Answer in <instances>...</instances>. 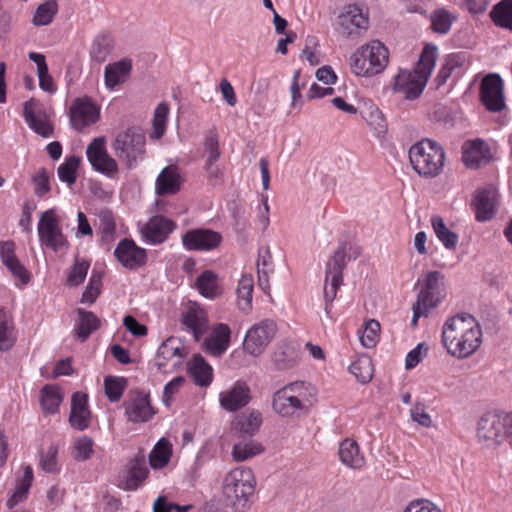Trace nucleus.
I'll return each mask as SVG.
<instances>
[{"label": "nucleus", "mask_w": 512, "mask_h": 512, "mask_svg": "<svg viewBox=\"0 0 512 512\" xmlns=\"http://www.w3.org/2000/svg\"><path fill=\"white\" fill-rule=\"evenodd\" d=\"M482 342V330L469 313L450 317L442 329V343L447 352L457 358H467L477 351Z\"/></svg>", "instance_id": "obj_1"}, {"label": "nucleus", "mask_w": 512, "mask_h": 512, "mask_svg": "<svg viewBox=\"0 0 512 512\" xmlns=\"http://www.w3.org/2000/svg\"><path fill=\"white\" fill-rule=\"evenodd\" d=\"M361 254V249L349 239H340L333 254L325 266V279L323 296L325 302V313L331 317L333 301L337 296L338 289L343 284V271L347 264L356 260Z\"/></svg>", "instance_id": "obj_2"}, {"label": "nucleus", "mask_w": 512, "mask_h": 512, "mask_svg": "<svg viewBox=\"0 0 512 512\" xmlns=\"http://www.w3.org/2000/svg\"><path fill=\"white\" fill-rule=\"evenodd\" d=\"M437 59V47L427 45L421 52L414 70H400L394 78L393 90L402 93L405 99L418 98L430 77Z\"/></svg>", "instance_id": "obj_3"}, {"label": "nucleus", "mask_w": 512, "mask_h": 512, "mask_svg": "<svg viewBox=\"0 0 512 512\" xmlns=\"http://www.w3.org/2000/svg\"><path fill=\"white\" fill-rule=\"evenodd\" d=\"M255 488L254 473L247 467L232 469L223 480L225 500L237 512H245L250 508Z\"/></svg>", "instance_id": "obj_4"}, {"label": "nucleus", "mask_w": 512, "mask_h": 512, "mask_svg": "<svg viewBox=\"0 0 512 512\" xmlns=\"http://www.w3.org/2000/svg\"><path fill=\"white\" fill-rule=\"evenodd\" d=\"M316 395L315 388L304 381L289 383L273 395L272 407L283 417L306 413Z\"/></svg>", "instance_id": "obj_5"}, {"label": "nucleus", "mask_w": 512, "mask_h": 512, "mask_svg": "<svg viewBox=\"0 0 512 512\" xmlns=\"http://www.w3.org/2000/svg\"><path fill=\"white\" fill-rule=\"evenodd\" d=\"M409 160L413 170L419 176L432 179L443 171L445 151L438 142L426 138L410 147Z\"/></svg>", "instance_id": "obj_6"}, {"label": "nucleus", "mask_w": 512, "mask_h": 512, "mask_svg": "<svg viewBox=\"0 0 512 512\" xmlns=\"http://www.w3.org/2000/svg\"><path fill=\"white\" fill-rule=\"evenodd\" d=\"M388 59L389 52L385 45L378 40H373L352 54L350 65L355 75L371 77L385 69Z\"/></svg>", "instance_id": "obj_7"}, {"label": "nucleus", "mask_w": 512, "mask_h": 512, "mask_svg": "<svg viewBox=\"0 0 512 512\" xmlns=\"http://www.w3.org/2000/svg\"><path fill=\"white\" fill-rule=\"evenodd\" d=\"M112 148L128 168H133L145 152V136L135 128H129L116 136Z\"/></svg>", "instance_id": "obj_8"}, {"label": "nucleus", "mask_w": 512, "mask_h": 512, "mask_svg": "<svg viewBox=\"0 0 512 512\" xmlns=\"http://www.w3.org/2000/svg\"><path fill=\"white\" fill-rule=\"evenodd\" d=\"M511 414L490 411L481 416L477 425V437L487 446L501 444L507 437Z\"/></svg>", "instance_id": "obj_9"}, {"label": "nucleus", "mask_w": 512, "mask_h": 512, "mask_svg": "<svg viewBox=\"0 0 512 512\" xmlns=\"http://www.w3.org/2000/svg\"><path fill=\"white\" fill-rule=\"evenodd\" d=\"M277 333L276 322L264 319L250 327L244 337L243 349L252 357H259Z\"/></svg>", "instance_id": "obj_10"}, {"label": "nucleus", "mask_w": 512, "mask_h": 512, "mask_svg": "<svg viewBox=\"0 0 512 512\" xmlns=\"http://www.w3.org/2000/svg\"><path fill=\"white\" fill-rule=\"evenodd\" d=\"M37 231L40 244L54 252H58L68 245L54 209H48L41 214Z\"/></svg>", "instance_id": "obj_11"}, {"label": "nucleus", "mask_w": 512, "mask_h": 512, "mask_svg": "<svg viewBox=\"0 0 512 512\" xmlns=\"http://www.w3.org/2000/svg\"><path fill=\"white\" fill-rule=\"evenodd\" d=\"M86 156L92 168L110 179H115L119 173L116 160L109 155L104 137H98L86 148Z\"/></svg>", "instance_id": "obj_12"}, {"label": "nucleus", "mask_w": 512, "mask_h": 512, "mask_svg": "<svg viewBox=\"0 0 512 512\" xmlns=\"http://www.w3.org/2000/svg\"><path fill=\"white\" fill-rule=\"evenodd\" d=\"M480 100L490 112H501L505 109L504 84L498 74H488L480 84Z\"/></svg>", "instance_id": "obj_13"}, {"label": "nucleus", "mask_w": 512, "mask_h": 512, "mask_svg": "<svg viewBox=\"0 0 512 512\" xmlns=\"http://www.w3.org/2000/svg\"><path fill=\"white\" fill-rule=\"evenodd\" d=\"M70 124L77 131L94 124L99 118V109L88 97L73 100L69 109Z\"/></svg>", "instance_id": "obj_14"}, {"label": "nucleus", "mask_w": 512, "mask_h": 512, "mask_svg": "<svg viewBox=\"0 0 512 512\" xmlns=\"http://www.w3.org/2000/svg\"><path fill=\"white\" fill-rule=\"evenodd\" d=\"M472 206L478 222L491 220L497 213L499 206V193L493 186L478 189L475 192Z\"/></svg>", "instance_id": "obj_15"}, {"label": "nucleus", "mask_w": 512, "mask_h": 512, "mask_svg": "<svg viewBox=\"0 0 512 512\" xmlns=\"http://www.w3.org/2000/svg\"><path fill=\"white\" fill-rule=\"evenodd\" d=\"M221 241L220 233L204 228L189 230L182 236L183 246L189 251H210L217 248Z\"/></svg>", "instance_id": "obj_16"}, {"label": "nucleus", "mask_w": 512, "mask_h": 512, "mask_svg": "<svg viewBox=\"0 0 512 512\" xmlns=\"http://www.w3.org/2000/svg\"><path fill=\"white\" fill-rule=\"evenodd\" d=\"M176 228V224L161 215L153 216L141 228L142 239L146 244L158 245L163 243Z\"/></svg>", "instance_id": "obj_17"}, {"label": "nucleus", "mask_w": 512, "mask_h": 512, "mask_svg": "<svg viewBox=\"0 0 512 512\" xmlns=\"http://www.w3.org/2000/svg\"><path fill=\"white\" fill-rule=\"evenodd\" d=\"M251 390L245 381H236L229 389L219 394V402L223 409L234 412L249 404Z\"/></svg>", "instance_id": "obj_18"}, {"label": "nucleus", "mask_w": 512, "mask_h": 512, "mask_svg": "<svg viewBox=\"0 0 512 512\" xmlns=\"http://www.w3.org/2000/svg\"><path fill=\"white\" fill-rule=\"evenodd\" d=\"M125 414L129 421L142 423L149 421L155 414L149 395L137 392L124 402Z\"/></svg>", "instance_id": "obj_19"}, {"label": "nucleus", "mask_w": 512, "mask_h": 512, "mask_svg": "<svg viewBox=\"0 0 512 512\" xmlns=\"http://www.w3.org/2000/svg\"><path fill=\"white\" fill-rule=\"evenodd\" d=\"M114 255L123 266L129 269L140 267L147 259L145 249L138 247L131 239L121 240L115 248Z\"/></svg>", "instance_id": "obj_20"}, {"label": "nucleus", "mask_w": 512, "mask_h": 512, "mask_svg": "<svg viewBox=\"0 0 512 512\" xmlns=\"http://www.w3.org/2000/svg\"><path fill=\"white\" fill-rule=\"evenodd\" d=\"M186 357V352L180 341L175 337L167 338L158 348L155 357V365L158 370H163L168 362L175 359L173 367H178Z\"/></svg>", "instance_id": "obj_21"}, {"label": "nucleus", "mask_w": 512, "mask_h": 512, "mask_svg": "<svg viewBox=\"0 0 512 512\" xmlns=\"http://www.w3.org/2000/svg\"><path fill=\"white\" fill-rule=\"evenodd\" d=\"M300 357V346L292 341H284L276 346L271 361L276 370L284 371L295 367Z\"/></svg>", "instance_id": "obj_22"}, {"label": "nucleus", "mask_w": 512, "mask_h": 512, "mask_svg": "<svg viewBox=\"0 0 512 512\" xmlns=\"http://www.w3.org/2000/svg\"><path fill=\"white\" fill-rule=\"evenodd\" d=\"M91 412L88 407V397L81 392H75L71 399L70 425L79 431L90 426Z\"/></svg>", "instance_id": "obj_23"}, {"label": "nucleus", "mask_w": 512, "mask_h": 512, "mask_svg": "<svg viewBox=\"0 0 512 512\" xmlns=\"http://www.w3.org/2000/svg\"><path fill=\"white\" fill-rule=\"evenodd\" d=\"M338 25L343 35L349 37L365 29L368 25V17L361 8L356 5H348L338 18Z\"/></svg>", "instance_id": "obj_24"}, {"label": "nucleus", "mask_w": 512, "mask_h": 512, "mask_svg": "<svg viewBox=\"0 0 512 512\" xmlns=\"http://www.w3.org/2000/svg\"><path fill=\"white\" fill-rule=\"evenodd\" d=\"M231 338V330L227 324L218 323L212 329L210 336H208L203 343L204 350L212 356L223 355L229 345Z\"/></svg>", "instance_id": "obj_25"}, {"label": "nucleus", "mask_w": 512, "mask_h": 512, "mask_svg": "<svg viewBox=\"0 0 512 512\" xmlns=\"http://www.w3.org/2000/svg\"><path fill=\"white\" fill-rule=\"evenodd\" d=\"M463 162L468 168H478L491 159V149L482 139L466 142L463 147Z\"/></svg>", "instance_id": "obj_26"}, {"label": "nucleus", "mask_w": 512, "mask_h": 512, "mask_svg": "<svg viewBox=\"0 0 512 512\" xmlns=\"http://www.w3.org/2000/svg\"><path fill=\"white\" fill-rule=\"evenodd\" d=\"M148 474L145 456L140 452L128 462L127 477L121 487L127 491H135L142 485Z\"/></svg>", "instance_id": "obj_27"}, {"label": "nucleus", "mask_w": 512, "mask_h": 512, "mask_svg": "<svg viewBox=\"0 0 512 512\" xmlns=\"http://www.w3.org/2000/svg\"><path fill=\"white\" fill-rule=\"evenodd\" d=\"M182 324L193 334L194 339L199 341L208 329L207 314L199 306H190L183 313Z\"/></svg>", "instance_id": "obj_28"}, {"label": "nucleus", "mask_w": 512, "mask_h": 512, "mask_svg": "<svg viewBox=\"0 0 512 512\" xmlns=\"http://www.w3.org/2000/svg\"><path fill=\"white\" fill-rule=\"evenodd\" d=\"M33 101H26L23 105V116L28 126L37 134L48 138L53 134V126L48 121L45 113H36L33 108Z\"/></svg>", "instance_id": "obj_29"}, {"label": "nucleus", "mask_w": 512, "mask_h": 512, "mask_svg": "<svg viewBox=\"0 0 512 512\" xmlns=\"http://www.w3.org/2000/svg\"><path fill=\"white\" fill-rule=\"evenodd\" d=\"M132 70V60L123 58L112 64H108L104 70L105 84L109 89L126 82Z\"/></svg>", "instance_id": "obj_30"}, {"label": "nucleus", "mask_w": 512, "mask_h": 512, "mask_svg": "<svg viewBox=\"0 0 512 512\" xmlns=\"http://www.w3.org/2000/svg\"><path fill=\"white\" fill-rule=\"evenodd\" d=\"M261 423L260 412L252 410L236 417L232 424V431L238 437H252L259 430Z\"/></svg>", "instance_id": "obj_31"}, {"label": "nucleus", "mask_w": 512, "mask_h": 512, "mask_svg": "<svg viewBox=\"0 0 512 512\" xmlns=\"http://www.w3.org/2000/svg\"><path fill=\"white\" fill-rule=\"evenodd\" d=\"M181 176L175 166L165 167L156 179V192L158 195L175 194L181 187Z\"/></svg>", "instance_id": "obj_32"}, {"label": "nucleus", "mask_w": 512, "mask_h": 512, "mask_svg": "<svg viewBox=\"0 0 512 512\" xmlns=\"http://www.w3.org/2000/svg\"><path fill=\"white\" fill-rule=\"evenodd\" d=\"M188 372L196 385L206 387L213 380V369L201 355H195L188 364Z\"/></svg>", "instance_id": "obj_33"}, {"label": "nucleus", "mask_w": 512, "mask_h": 512, "mask_svg": "<svg viewBox=\"0 0 512 512\" xmlns=\"http://www.w3.org/2000/svg\"><path fill=\"white\" fill-rule=\"evenodd\" d=\"M338 453L341 462L347 467L361 469L365 465V458L361 454L357 442L352 439L342 441Z\"/></svg>", "instance_id": "obj_34"}, {"label": "nucleus", "mask_w": 512, "mask_h": 512, "mask_svg": "<svg viewBox=\"0 0 512 512\" xmlns=\"http://www.w3.org/2000/svg\"><path fill=\"white\" fill-rule=\"evenodd\" d=\"M77 314L78 321L74 327V333L83 342L100 327V319L93 312L82 308L77 309Z\"/></svg>", "instance_id": "obj_35"}, {"label": "nucleus", "mask_w": 512, "mask_h": 512, "mask_svg": "<svg viewBox=\"0 0 512 512\" xmlns=\"http://www.w3.org/2000/svg\"><path fill=\"white\" fill-rule=\"evenodd\" d=\"M114 37L109 32L99 33L93 40L90 57L97 63H103L107 60L108 56L112 53L114 48Z\"/></svg>", "instance_id": "obj_36"}, {"label": "nucleus", "mask_w": 512, "mask_h": 512, "mask_svg": "<svg viewBox=\"0 0 512 512\" xmlns=\"http://www.w3.org/2000/svg\"><path fill=\"white\" fill-rule=\"evenodd\" d=\"M17 339L12 316L0 308V351H7L15 344Z\"/></svg>", "instance_id": "obj_37"}, {"label": "nucleus", "mask_w": 512, "mask_h": 512, "mask_svg": "<svg viewBox=\"0 0 512 512\" xmlns=\"http://www.w3.org/2000/svg\"><path fill=\"white\" fill-rule=\"evenodd\" d=\"M489 17L495 26L512 31V0H501L495 4Z\"/></svg>", "instance_id": "obj_38"}, {"label": "nucleus", "mask_w": 512, "mask_h": 512, "mask_svg": "<svg viewBox=\"0 0 512 512\" xmlns=\"http://www.w3.org/2000/svg\"><path fill=\"white\" fill-rule=\"evenodd\" d=\"M172 444L166 438H161L149 453V463L153 469H162L170 461Z\"/></svg>", "instance_id": "obj_39"}, {"label": "nucleus", "mask_w": 512, "mask_h": 512, "mask_svg": "<svg viewBox=\"0 0 512 512\" xmlns=\"http://www.w3.org/2000/svg\"><path fill=\"white\" fill-rule=\"evenodd\" d=\"M40 403L44 414H55L63 400L60 389L56 385L46 384L41 389Z\"/></svg>", "instance_id": "obj_40"}, {"label": "nucleus", "mask_w": 512, "mask_h": 512, "mask_svg": "<svg viewBox=\"0 0 512 512\" xmlns=\"http://www.w3.org/2000/svg\"><path fill=\"white\" fill-rule=\"evenodd\" d=\"M433 32L446 35L451 30L457 16L445 8L435 9L429 16Z\"/></svg>", "instance_id": "obj_41"}, {"label": "nucleus", "mask_w": 512, "mask_h": 512, "mask_svg": "<svg viewBox=\"0 0 512 512\" xmlns=\"http://www.w3.org/2000/svg\"><path fill=\"white\" fill-rule=\"evenodd\" d=\"M432 228L446 249H455L458 243V235L447 228L442 217L435 215L431 218Z\"/></svg>", "instance_id": "obj_42"}, {"label": "nucleus", "mask_w": 512, "mask_h": 512, "mask_svg": "<svg viewBox=\"0 0 512 512\" xmlns=\"http://www.w3.org/2000/svg\"><path fill=\"white\" fill-rule=\"evenodd\" d=\"M465 62V55L463 53H452L445 57L444 63L440 68L435 82L438 87L442 86L447 79L455 72L460 69Z\"/></svg>", "instance_id": "obj_43"}, {"label": "nucleus", "mask_w": 512, "mask_h": 512, "mask_svg": "<svg viewBox=\"0 0 512 512\" xmlns=\"http://www.w3.org/2000/svg\"><path fill=\"white\" fill-rule=\"evenodd\" d=\"M81 158L76 155L67 156L62 164L57 168V175L61 182L66 183L69 187L77 181V170L79 168Z\"/></svg>", "instance_id": "obj_44"}, {"label": "nucleus", "mask_w": 512, "mask_h": 512, "mask_svg": "<svg viewBox=\"0 0 512 512\" xmlns=\"http://www.w3.org/2000/svg\"><path fill=\"white\" fill-rule=\"evenodd\" d=\"M264 451L263 446L256 441H240L232 449V457L236 462H243L253 458Z\"/></svg>", "instance_id": "obj_45"}, {"label": "nucleus", "mask_w": 512, "mask_h": 512, "mask_svg": "<svg viewBox=\"0 0 512 512\" xmlns=\"http://www.w3.org/2000/svg\"><path fill=\"white\" fill-rule=\"evenodd\" d=\"M195 286L199 293L213 299L218 294L217 276L210 270L202 272L196 279Z\"/></svg>", "instance_id": "obj_46"}, {"label": "nucleus", "mask_w": 512, "mask_h": 512, "mask_svg": "<svg viewBox=\"0 0 512 512\" xmlns=\"http://www.w3.org/2000/svg\"><path fill=\"white\" fill-rule=\"evenodd\" d=\"M253 278L243 275L237 288L238 307L243 312H248L252 306Z\"/></svg>", "instance_id": "obj_47"}, {"label": "nucleus", "mask_w": 512, "mask_h": 512, "mask_svg": "<svg viewBox=\"0 0 512 512\" xmlns=\"http://www.w3.org/2000/svg\"><path fill=\"white\" fill-rule=\"evenodd\" d=\"M58 12V4L56 0H46L44 3L40 4L33 16V24L35 26H45L49 25L55 15Z\"/></svg>", "instance_id": "obj_48"}, {"label": "nucleus", "mask_w": 512, "mask_h": 512, "mask_svg": "<svg viewBox=\"0 0 512 512\" xmlns=\"http://www.w3.org/2000/svg\"><path fill=\"white\" fill-rule=\"evenodd\" d=\"M349 371L363 384L368 383L373 377V364L369 357L362 356L351 363Z\"/></svg>", "instance_id": "obj_49"}, {"label": "nucleus", "mask_w": 512, "mask_h": 512, "mask_svg": "<svg viewBox=\"0 0 512 512\" xmlns=\"http://www.w3.org/2000/svg\"><path fill=\"white\" fill-rule=\"evenodd\" d=\"M169 115V106L165 102H161L157 105L154 111L153 117V132L152 138L160 139L166 132V124Z\"/></svg>", "instance_id": "obj_50"}, {"label": "nucleus", "mask_w": 512, "mask_h": 512, "mask_svg": "<svg viewBox=\"0 0 512 512\" xmlns=\"http://www.w3.org/2000/svg\"><path fill=\"white\" fill-rule=\"evenodd\" d=\"M125 378L116 376H106L104 379V389L107 398L111 402H117L121 399L126 388Z\"/></svg>", "instance_id": "obj_51"}, {"label": "nucleus", "mask_w": 512, "mask_h": 512, "mask_svg": "<svg viewBox=\"0 0 512 512\" xmlns=\"http://www.w3.org/2000/svg\"><path fill=\"white\" fill-rule=\"evenodd\" d=\"M90 263L76 258L75 263L68 273L66 284L68 286H78L86 278Z\"/></svg>", "instance_id": "obj_52"}, {"label": "nucleus", "mask_w": 512, "mask_h": 512, "mask_svg": "<svg viewBox=\"0 0 512 512\" xmlns=\"http://www.w3.org/2000/svg\"><path fill=\"white\" fill-rule=\"evenodd\" d=\"M380 324L377 320L371 319L366 322L365 328L360 335L361 344L366 348H372L379 339Z\"/></svg>", "instance_id": "obj_53"}, {"label": "nucleus", "mask_w": 512, "mask_h": 512, "mask_svg": "<svg viewBox=\"0 0 512 512\" xmlns=\"http://www.w3.org/2000/svg\"><path fill=\"white\" fill-rule=\"evenodd\" d=\"M193 505H179L168 499L165 495H160L154 501L153 512H188Z\"/></svg>", "instance_id": "obj_54"}, {"label": "nucleus", "mask_w": 512, "mask_h": 512, "mask_svg": "<svg viewBox=\"0 0 512 512\" xmlns=\"http://www.w3.org/2000/svg\"><path fill=\"white\" fill-rule=\"evenodd\" d=\"M101 285V276L93 272L87 287L82 293L81 302L89 304L94 303L100 294Z\"/></svg>", "instance_id": "obj_55"}, {"label": "nucleus", "mask_w": 512, "mask_h": 512, "mask_svg": "<svg viewBox=\"0 0 512 512\" xmlns=\"http://www.w3.org/2000/svg\"><path fill=\"white\" fill-rule=\"evenodd\" d=\"M440 301V292H433L421 289L417 296V301L413 304L424 312L428 313Z\"/></svg>", "instance_id": "obj_56"}, {"label": "nucleus", "mask_w": 512, "mask_h": 512, "mask_svg": "<svg viewBox=\"0 0 512 512\" xmlns=\"http://www.w3.org/2000/svg\"><path fill=\"white\" fill-rule=\"evenodd\" d=\"M32 183L36 196L42 197L46 195L51 189L48 171L45 168H40L32 177Z\"/></svg>", "instance_id": "obj_57"}, {"label": "nucleus", "mask_w": 512, "mask_h": 512, "mask_svg": "<svg viewBox=\"0 0 512 512\" xmlns=\"http://www.w3.org/2000/svg\"><path fill=\"white\" fill-rule=\"evenodd\" d=\"M93 453V441L87 436L76 440L74 444V458L78 461H84L90 458Z\"/></svg>", "instance_id": "obj_58"}, {"label": "nucleus", "mask_w": 512, "mask_h": 512, "mask_svg": "<svg viewBox=\"0 0 512 512\" xmlns=\"http://www.w3.org/2000/svg\"><path fill=\"white\" fill-rule=\"evenodd\" d=\"M57 453V447L50 445L46 452L41 454L40 465L45 472L55 473L58 470Z\"/></svg>", "instance_id": "obj_59"}, {"label": "nucleus", "mask_w": 512, "mask_h": 512, "mask_svg": "<svg viewBox=\"0 0 512 512\" xmlns=\"http://www.w3.org/2000/svg\"><path fill=\"white\" fill-rule=\"evenodd\" d=\"M205 150L207 152L206 163L216 164L220 158L218 137L215 133H210L205 139Z\"/></svg>", "instance_id": "obj_60"}, {"label": "nucleus", "mask_w": 512, "mask_h": 512, "mask_svg": "<svg viewBox=\"0 0 512 512\" xmlns=\"http://www.w3.org/2000/svg\"><path fill=\"white\" fill-rule=\"evenodd\" d=\"M9 272L12 274V276L16 279H18L21 284L26 285L30 281V273L25 268V266L19 261V259H16L12 262H9L4 265Z\"/></svg>", "instance_id": "obj_61"}, {"label": "nucleus", "mask_w": 512, "mask_h": 512, "mask_svg": "<svg viewBox=\"0 0 512 512\" xmlns=\"http://www.w3.org/2000/svg\"><path fill=\"white\" fill-rule=\"evenodd\" d=\"M272 255L268 247H262L258 252L257 273H273Z\"/></svg>", "instance_id": "obj_62"}, {"label": "nucleus", "mask_w": 512, "mask_h": 512, "mask_svg": "<svg viewBox=\"0 0 512 512\" xmlns=\"http://www.w3.org/2000/svg\"><path fill=\"white\" fill-rule=\"evenodd\" d=\"M411 419L414 422H417L419 425L423 427H430L432 425L431 416L426 412L425 406L422 403H417L410 410Z\"/></svg>", "instance_id": "obj_63"}, {"label": "nucleus", "mask_w": 512, "mask_h": 512, "mask_svg": "<svg viewBox=\"0 0 512 512\" xmlns=\"http://www.w3.org/2000/svg\"><path fill=\"white\" fill-rule=\"evenodd\" d=\"M404 512H442L434 503L427 499H417L411 501Z\"/></svg>", "instance_id": "obj_64"}]
</instances>
